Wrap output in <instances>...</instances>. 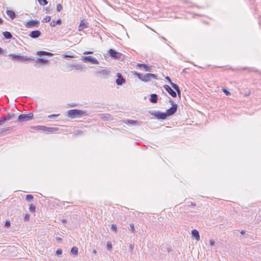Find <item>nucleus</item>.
<instances>
[{
  "mask_svg": "<svg viewBox=\"0 0 261 261\" xmlns=\"http://www.w3.org/2000/svg\"><path fill=\"white\" fill-rule=\"evenodd\" d=\"M87 115H88V114L87 111L85 110L72 109L67 111V116L72 119L80 118Z\"/></svg>",
  "mask_w": 261,
  "mask_h": 261,
  "instance_id": "nucleus-1",
  "label": "nucleus"
},
{
  "mask_svg": "<svg viewBox=\"0 0 261 261\" xmlns=\"http://www.w3.org/2000/svg\"><path fill=\"white\" fill-rule=\"evenodd\" d=\"M33 117L34 114L32 113H30L27 114H21L18 116L17 121H15V122H27L33 119Z\"/></svg>",
  "mask_w": 261,
  "mask_h": 261,
  "instance_id": "nucleus-2",
  "label": "nucleus"
},
{
  "mask_svg": "<svg viewBox=\"0 0 261 261\" xmlns=\"http://www.w3.org/2000/svg\"><path fill=\"white\" fill-rule=\"evenodd\" d=\"M149 113L151 115L154 116L158 119L165 120L167 118V115L160 111H149Z\"/></svg>",
  "mask_w": 261,
  "mask_h": 261,
  "instance_id": "nucleus-3",
  "label": "nucleus"
},
{
  "mask_svg": "<svg viewBox=\"0 0 261 261\" xmlns=\"http://www.w3.org/2000/svg\"><path fill=\"white\" fill-rule=\"evenodd\" d=\"M109 56L112 59L119 60L121 59L123 55L121 53L117 52L113 49H110L108 51Z\"/></svg>",
  "mask_w": 261,
  "mask_h": 261,
  "instance_id": "nucleus-4",
  "label": "nucleus"
},
{
  "mask_svg": "<svg viewBox=\"0 0 261 261\" xmlns=\"http://www.w3.org/2000/svg\"><path fill=\"white\" fill-rule=\"evenodd\" d=\"M82 60L85 63H91L93 64H98V61L92 56H82Z\"/></svg>",
  "mask_w": 261,
  "mask_h": 261,
  "instance_id": "nucleus-5",
  "label": "nucleus"
},
{
  "mask_svg": "<svg viewBox=\"0 0 261 261\" xmlns=\"http://www.w3.org/2000/svg\"><path fill=\"white\" fill-rule=\"evenodd\" d=\"M40 22L37 19H31L28 21L25 24V27L27 28H33L34 27L38 28L39 26Z\"/></svg>",
  "mask_w": 261,
  "mask_h": 261,
  "instance_id": "nucleus-6",
  "label": "nucleus"
},
{
  "mask_svg": "<svg viewBox=\"0 0 261 261\" xmlns=\"http://www.w3.org/2000/svg\"><path fill=\"white\" fill-rule=\"evenodd\" d=\"M83 68V65L81 64H76L75 65L68 64L67 65V71H71L73 69L82 71Z\"/></svg>",
  "mask_w": 261,
  "mask_h": 261,
  "instance_id": "nucleus-7",
  "label": "nucleus"
},
{
  "mask_svg": "<svg viewBox=\"0 0 261 261\" xmlns=\"http://www.w3.org/2000/svg\"><path fill=\"white\" fill-rule=\"evenodd\" d=\"M178 106L177 105H172V106L167 110L166 112L165 113L167 116H170L175 114L177 111Z\"/></svg>",
  "mask_w": 261,
  "mask_h": 261,
  "instance_id": "nucleus-8",
  "label": "nucleus"
},
{
  "mask_svg": "<svg viewBox=\"0 0 261 261\" xmlns=\"http://www.w3.org/2000/svg\"><path fill=\"white\" fill-rule=\"evenodd\" d=\"M157 75L153 73H146L143 75V82H147L150 81L152 79H157Z\"/></svg>",
  "mask_w": 261,
  "mask_h": 261,
  "instance_id": "nucleus-9",
  "label": "nucleus"
},
{
  "mask_svg": "<svg viewBox=\"0 0 261 261\" xmlns=\"http://www.w3.org/2000/svg\"><path fill=\"white\" fill-rule=\"evenodd\" d=\"M164 88L165 90L173 97H176L177 94L168 85H164Z\"/></svg>",
  "mask_w": 261,
  "mask_h": 261,
  "instance_id": "nucleus-10",
  "label": "nucleus"
},
{
  "mask_svg": "<svg viewBox=\"0 0 261 261\" xmlns=\"http://www.w3.org/2000/svg\"><path fill=\"white\" fill-rule=\"evenodd\" d=\"M117 79L116 80V84L118 86H121L125 82V80L123 77L121 73H118L117 74Z\"/></svg>",
  "mask_w": 261,
  "mask_h": 261,
  "instance_id": "nucleus-11",
  "label": "nucleus"
},
{
  "mask_svg": "<svg viewBox=\"0 0 261 261\" xmlns=\"http://www.w3.org/2000/svg\"><path fill=\"white\" fill-rule=\"evenodd\" d=\"M41 35V33L39 30H34L33 31H31L29 36L33 38V39H36L38 37H39Z\"/></svg>",
  "mask_w": 261,
  "mask_h": 261,
  "instance_id": "nucleus-12",
  "label": "nucleus"
},
{
  "mask_svg": "<svg viewBox=\"0 0 261 261\" xmlns=\"http://www.w3.org/2000/svg\"><path fill=\"white\" fill-rule=\"evenodd\" d=\"M137 66L140 68V69H143L145 71H151V66H149L148 65L146 64L138 63L137 64Z\"/></svg>",
  "mask_w": 261,
  "mask_h": 261,
  "instance_id": "nucleus-13",
  "label": "nucleus"
},
{
  "mask_svg": "<svg viewBox=\"0 0 261 261\" xmlns=\"http://www.w3.org/2000/svg\"><path fill=\"white\" fill-rule=\"evenodd\" d=\"M89 23L87 22L85 20H82L79 26V31H82L85 28H89Z\"/></svg>",
  "mask_w": 261,
  "mask_h": 261,
  "instance_id": "nucleus-14",
  "label": "nucleus"
},
{
  "mask_svg": "<svg viewBox=\"0 0 261 261\" xmlns=\"http://www.w3.org/2000/svg\"><path fill=\"white\" fill-rule=\"evenodd\" d=\"M28 61H35V59L33 57H28L27 56H20L19 62L25 63Z\"/></svg>",
  "mask_w": 261,
  "mask_h": 261,
  "instance_id": "nucleus-15",
  "label": "nucleus"
},
{
  "mask_svg": "<svg viewBox=\"0 0 261 261\" xmlns=\"http://www.w3.org/2000/svg\"><path fill=\"white\" fill-rule=\"evenodd\" d=\"M36 54L39 56H47L49 57H51L53 55V54L51 53L43 50L38 51L37 52Z\"/></svg>",
  "mask_w": 261,
  "mask_h": 261,
  "instance_id": "nucleus-16",
  "label": "nucleus"
},
{
  "mask_svg": "<svg viewBox=\"0 0 261 261\" xmlns=\"http://www.w3.org/2000/svg\"><path fill=\"white\" fill-rule=\"evenodd\" d=\"M44 132L46 133H52L59 130L57 127H49L45 126Z\"/></svg>",
  "mask_w": 261,
  "mask_h": 261,
  "instance_id": "nucleus-17",
  "label": "nucleus"
},
{
  "mask_svg": "<svg viewBox=\"0 0 261 261\" xmlns=\"http://www.w3.org/2000/svg\"><path fill=\"white\" fill-rule=\"evenodd\" d=\"M6 13L11 19H14L17 17V15L12 10H6Z\"/></svg>",
  "mask_w": 261,
  "mask_h": 261,
  "instance_id": "nucleus-18",
  "label": "nucleus"
},
{
  "mask_svg": "<svg viewBox=\"0 0 261 261\" xmlns=\"http://www.w3.org/2000/svg\"><path fill=\"white\" fill-rule=\"evenodd\" d=\"M158 96L156 94H151L150 95V97L149 98V100L151 102L155 103L158 102Z\"/></svg>",
  "mask_w": 261,
  "mask_h": 261,
  "instance_id": "nucleus-19",
  "label": "nucleus"
},
{
  "mask_svg": "<svg viewBox=\"0 0 261 261\" xmlns=\"http://www.w3.org/2000/svg\"><path fill=\"white\" fill-rule=\"evenodd\" d=\"M191 234L196 240L199 241L200 240V236L198 230L193 229L192 230Z\"/></svg>",
  "mask_w": 261,
  "mask_h": 261,
  "instance_id": "nucleus-20",
  "label": "nucleus"
},
{
  "mask_svg": "<svg viewBox=\"0 0 261 261\" xmlns=\"http://www.w3.org/2000/svg\"><path fill=\"white\" fill-rule=\"evenodd\" d=\"M172 87L175 90L177 95L180 97L181 95V91L179 86L177 84H172Z\"/></svg>",
  "mask_w": 261,
  "mask_h": 261,
  "instance_id": "nucleus-21",
  "label": "nucleus"
},
{
  "mask_svg": "<svg viewBox=\"0 0 261 261\" xmlns=\"http://www.w3.org/2000/svg\"><path fill=\"white\" fill-rule=\"evenodd\" d=\"M35 62L37 64H45L48 62V60L43 58H38Z\"/></svg>",
  "mask_w": 261,
  "mask_h": 261,
  "instance_id": "nucleus-22",
  "label": "nucleus"
},
{
  "mask_svg": "<svg viewBox=\"0 0 261 261\" xmlns=\"http://www.w3.org/2000/svg\"><path fill=\"white\" fill-rule=\"evenodd\" d=\"M62 24V20L60 19H58L57 20H53L50 23V25L52 27H55L56 25H61Z\"/></svg>",
  "mask_w": 261,
  "mask_h": 261,
  "instance_id": "nucleus-23",
  "label": "nucleus"
},
{
  "mask_svg": "<svg viewBox=\"0 0 261 261\" xmlns=\"http://www.w3.org/2000/svg\"><path fill=\"white\" fill-rule=\"evenodd\" d=\"M20 56L21 55L12 54L9 55V56L11 57L13 61H18V62H19V61H20Z\"/></svg>",
  "mask_w": 261,
  "mask_h": 261,
  "instance_id": "nucleus-24",
  "label": "nucleus"
},
{
  "mask_svg": "<svg viewBox=\"0 0 261 261\" xmlns=\"http://www.w3.org/2000/svg\"><path fill=\"white\" fill-rule=\"evenodd\" d=\"M3 35L6 39H10L13 37L11 33L8 31L3 32Z\"/></svg>",
  "mask_w": 261,
  "mask_h": 261,
  "instance_id": "nucleus-25",
  "label": "nucleus"
},
{
  "mask_svg": "<svg viewBox=\"0 0 261 261\" xmlns=\"http://www.w3.org/2000/svg\"><path fill=\"white\" fill-rule=\"evenodd\" d=\"M100 115L101 116V118L105 121L110 120L111 118V115L109 114H102Z\"/></svg>",
  "mask_w": 261,
  "mask_h": 261,
  "instance_id": "nucleus-26",
  "label": "nucleus"
},
{
  "mask_svg": "<svg viewBox=\"0 0 261 261\" xmlns=\"http://www.w3.org/2000/svg\"><path fill=\"white\" fill-rule=\"evenodd\" d=\"M126 124L129 125H138L139 122L137 120H127V122H126Z\"/></svg>",
  "mask_w": 261,
  "mask_h": 261,
  "instance_id": "nucleus-27",
  "label": "nucleus"
},
{
  "mask_svg": "<svg viewBox=\"0 0 261 261\" xmlns=\"http://www.w3.org/2000/svg\"><path fill=\"white\" fill-rule=\"evenodd\" d=\"M75 57V56L73 54H72V53L70 52V51H67L66 52L64 55H63V58H68V57H70V58H74Z\"/></svg>",
  "mask_w": 261,
  "mask_h": 261,
  "instance_id": "nucleus-28",
  "label": "nucleus"
},
{
  "mask_svg": "<svg viewBox=\"0 0 261 261\" xmlns=\"http://www.w3.org/2000/svg\"><path fill=\"white\" fill-rule=\"evenodd\" d=\"M16 117V115L14 113H8V117H6L7 121L10 120H13Z\"/></svg>",
  "mask_w": 261,
  "mask_h": 261,
  "instance_id": "nucleus-29",
  "label": "nucleus"
},
{
  "mask_svg": "<svg viewBox=\"0 0 261 261\" xmlns=\"http://www.w3.org/2000/svg\"><path fill=\"white\" fill-rule=\"evenodd\" d=\"M71 253L74 255H77L78 253V248L76 247H73L71 249Z\"/></svg>",
  "mask_w": 261,
  "mask_h": 261,
  "instance_id": "nucleus-30",
  "label": "nucleus"
},
{
  "mask_svg": "<svg viewBox=\"0 0 261 261\" xmlns=\"http://www.w3.org/2000/svg\"><path fill=\"white\" fill-rule=\"evenodd\" d=\"M29 211L32 213H35L36 211V206L33 204L31 203L30 205Z\"/></svg>",
  "mask_w": 261,
  "mask_h": 261,
  "instance_id": "nucleus-31",
  "label": "nucleus"
},
{
  "mask_svg": "<svg viewBox=\"0 0 261 261\" xmlns=\"http://www.w3.org/2000/svg\"><path fill=\"white\" fill-rule=\"evenodd\" d=\"M45 126L38 125L34 127V128L37 130H41L44 132Z\"/></svg>",
  "mask_w": 261,
  "mask_h": 261,
  "instance_id": "nucleus-32",
  "label": "nucleus"
},
{
  "mask_svg": "<svg viewBox=\"0 0 261 261\" xmlns=\"http://www.w3.org/2000/svg\"><path fill=\"white\" fill-rule=\"evenodd\" d=\"M134 74L137 76V77L141 81H143V74H142L141 73H138L137 72H135Z\"/></svg>",
  "mask_w": 261,
  "mask_h": 261,
  "instance_id": "nucleus-33",
  "label": "nucleus"
},
{
  "mask_svg": "<svg viewBox=\"0 0 261 261\" xmlns=\"http://www.w3.org/2000/svg\"><path fill=\"white\" fill-rule=\"evenodd\" d=\"M100 74H102L104 76H108L109 74V71L107 69H103L99 72Z\"/></svg>",
  "mask_w": 261,
  "mask_h": 261,
  "instance_id": "nucleus-34",
  "label": "nucleus"
},
{
  "mask_svg": "<svg viewBox=\"0 0 261 261\" xmlns=\"http://www.w3.org/2000/svg\"><path fill=\"white\" fill-rule=\"evenodd\" d=\"M38 3L40 5L45 6L48 4V1L47 0H38Z\"/></svg>",
  "mask_w": 261,
  "mask_h": 261,
  "instance_id": "nucleus-35",
  "label": "nucleus"
},
{
  "mask_svg": "<svg viewBox=\"0 0 261 261\" xmlns=\"http://www.w3.org/2000/svg\"><path fill=\"white\" fill-rule=\"evenodd\" d=\"M51 17L50 16H47L43 19L42 20V22H49L50 21Z\"/></svg>",
  "mask_w": 261,
  "mask_h": 261,
  "instance_id": "nucleus-36",
  "label": "nucleus"
},
{
  "mask_svg": "<svg viewBox=\"0 0 261 261\" xmlns=\"http://www.w3.org/2000/svg\"><path fill=\"white\" fill-rule=\"evenodd\" d=\"M33 198H34V197L31 194H28V195H26L25 199L28 201H31L33 199Z\"/></svg>",
  "mask_w": 261,
  "mask_h": 261,
  "instance_id": "nucleus-37",
  "label": "nucleus"
},
{
  "mask_svg": "<svg viewBox=\"0 0 261 261\" xmlns=\"http://www.w3.org/2000/svg\"><path fill=\"white\" fill-rule=\"evenodd\" d=\"M111 228L112 231H114L115 232H117V226L116 224H112Z\"/></svg>",
  "mask_w": 261,
  "mask_h": 261,
  "instance_id": "nucleus-38",
  "label": "nucleus"
},
{
  "mask_svg": "<svg viewBox=\"0 0 261 261\" xmlns=\"http://www.w3.org/2000/svg\"><path fill=\"white\" fill-rule=\"evenodd\" d=\"M129 226H130V230L133 232V233H135V226H134V225L133 223H130L129 224Z\"/></svg>",
  "mask_w": 261,
  "mask_h": 261,
  "instance_id": "nucleus-39",
  "label": "nucleus"
},
{
  "mask_svg": "<svg viewBox=\"0 0 261 261\" xmlns=\"http://www.w3.org/2000/svg\"><path fill=\"white\" fill-rule=\"evenodd\" d=\"M107 248L108 250H111L112 249V245L110 242H108L107 243Z\"/></svg>",
  "mask_w": 261,
  "mask_h": 261,
  "instance_id": "nucleus-40",
  "label": "nucleus"
},
{
  "mask_svg": "<svg viewBox=\"0 0 261 261\" xmlns=\"http://www.w3.org/2000/svg\"><path fill=\"white\" fill-rule=\"evenodd\" d=\"M165 79L169 82V83L171 85V86H172V84H174L175 83H173L170 78L168 76H166L165 77Z\"/></svg>",
  "mask_w": 261,
  "mask_h": 261,
  "instance_id": "nucleus-41",
  "label": "nucleus"
},
{
  "mask_svg": "<svg viewBox=\"0 0 261 261\" xmlns=\"http://www.w3.org/2000/svg\"><path fill=\"white\" fill-rule=\"evenodd\" d=\"M58 116H59V114H52L48 116V118L50 119H55L57 118Z\"/></svg>",
  "mask_w": 261,
  "mask_h": 261,
  "instance_id": "nucleus-42",
  "label": "nucleus"
},
{
  "mask_svg": "<svg viewBox=\"0 0 261 261\" xmlns=\"http://www.w3.org/2000/svg\"><path fill=\"white\" fill-rule=\"evenodd\" d=\"M7 121L6 117L3 116L0 120V125L4 122Z\"/></svg>",
  "mask_w": 261,
  "mask_h": 261,
  "instance_id": "nucleus-43",
  "label": "nucleus"
},
{
  "mask_svg": "<svg viewBox=\"0 0 261 261\" xmlns=\"http://www.w3.org/2000/svg\"><path fill=\"white\" fill-rule=\"evenodd\" d=\"M62 9V5L60 4H58L57 6V11L58 12H60V11H61Z\"/></svg>",
  "mask_w": 261,
  "mask_h": 261,
  "instance_id": "nucleus-44",
  "label": "nucleus"
},
{
  "mask_svg": "<svg viewBox=\"0 0 261 261\" xmlns=\"http://www.w3.org/2000/svg\"><path fill=\"white\" fill-rule=\"evenodd\" d=\"M11 223L9 220H7L5 222V226L7 228H8L10 226Z\"/></svg>",
  "mask_w": 261,
  "mask_h": 261,
  "instance_id": "nucleus-45",
  "label": "nucleus"
},
{
  "mask_svg": "<svg viewBox=\"0 0 261 261\" xmlns=\"http://www.w3.org/2000/svg\"><path fill=\"white\" fill-rule=\"evenodd\" d=\"M222 91L224 92V93L226 95H230V93L229 91H228L227 89H224L223 88L222 89Z\"/></svg>",
  "mask_w": 261,
  "mask_h": 261,
  "instance_id": "nucleus-46",
  "label": "nucleus"
},
{
  "mask_svg": "<svg viewBox=\"0 0 261 261\" xmlns=\"http://www.w3.org/2000/svg\"><path fill=\"white\" fill-rule=\"evenodd\" d=\"M30 215H29V214H25V216H24V220L25 221H27L29 220V219H30Z\"/></svg>",
  "mask_w": 261,
  "mask_h": 261,
  "instance_id": "nucleus-47",
  "label": "nucleus"
},
{
  "mask_svg": "<svg viewBox=\"0 0 261 261\" xmlns=\"http://www.w3.org/2000/svg\"><path fill=\"white\" fill-rule=\"evenodd\" d=\"M62 253V250L61 249H58L56 251V254L58 255H61Z\"/></svg>",
  "mask_w": 261,
  "mask_h": 261,
  "instance_id": "nucleus-48",
  "label": "nucleus"
},
{
  "mask_svg": "<svg viewBox=\"0 0 261 261\" xmlns=\"http://www.w3.org/2000/svg\"><path fill=\"white\" fill-rule=\"evenodd\" d=\"M134 245L133 244H130L129 246V251L131 252V253H133V250H134Z\"/></svg>",
  "mask_w": 261,
  "mask_h": 261,
  "instance_id": "nucleus-49",
  "label": "nucleus"
},
{
  "mask_svg": "<svg viewBox=\"0 0 261 261\" xmlns=\"http://www.w3.org/2000/svg\"><path fill=\"white\" fill-rule=\"evenodd\" d=\"M78 105H79V104L76 103H71L68 104V106L69 107H74L77 106Z\"/></svg>",
  "mask_w": 261,
  "mask_h": 261,
  "instance_id": "nucleus-50",
  "label": "nucleus"
},
{
  "mask_svg": "<svg viewBox=\"0 0 261 261\" xmlns=\"http://www.w3.org/2000/svg\"><path fill=\"white\" fill-rule=\"evenodd\" d=\"M51 11V9L48 7L45 8V12L47 14H50Z\"/></svg>",
  "mask_w": 261,
  "mask_h": 261,
  "instance_id": "nucleus-51",
  "label": "nucleus"
},
{
  "mask_svg": "<svg viewBox=\"0 0 261 261\" xmlns=\"http://www.w3.org/2000/svg\"><path fill=\"white\" fill-rule=\"evenodd\" d=\"M93 52L92 51H85L83 53V54L84 55H89V54H92Z\"/></svg>",
  "mask_w": 261,
  "mask_h": 261,
  "instance_id": "nucleus-52",
  "label": "nucleus"
},
{
  "mask_svg": "<svg viewBox=\"0 0 261 261\" xmlns=\"http://www.w3.org/2000/svg\"><path fill=\"white\" fill-rule=\"evenodd\" d=\"M12 129V128L11 127H8V129H5L4 131H3L2 132H4L5 133V134H7V131H10V130Z\"/></svg>",
  "mask_w": 261,
  "mask_h": 261,
  "instance_id": "nucleus-53",
  "label": "nucleus"
},
{
  "mask_svg": "<svg viewBox=\"0 0 261 261\" xmlns=\"http://www.w3.org/2000/svg\"><path fill=\"white\" fill-rule=\"evenodd\" d=\"M169 102L172 106V105H176L175 103H174L173 100H172L171 98H170Z\"/></svg>",
  "mask_w": 261,
  "mask_h": 261,
  "instance_id": "nucleus-54",
  "label": "nucleus"
},
{
  "mask_svg": "<svg viewBox=\"0 0 261 261\" xmlns=\"http://www.w3.org/2000/svg\"><path fill=\"white\" fill-rule=\"evenodd\" d=\"M4 20L2 19L1 17H0V25H2L3 24Z\"/></svg>",
  "mask_w": 261,
  "mask_h": 261,
  "instance_id": "nucleus-55",
  "label": "nucleus"
},
{
  "mask_svg": "<svg viewBox=\"0 0 261 261\" xmlns=\"http://www.w3.org/2000/svg\"><path fill=\"white\" fill-rule=\"evenodd\" d=\"M61 222H62L63 223L65 224V223H67V220H65V219H62V220H61Z\"/></svg>",
  "mask_w": 261,
  "mask_h": 261,
  "instance_id": "nucleus-56",
  "label": "nucleus"
},
{
  "mask_svg": "<svg viewBox=\"0 0 261 261\" xmlns=\"http://www.w3.org/2000/svg\"><path fill=\"white\" fill-rule=\"evenodd\" d=\"M3 53V49L0 47V55H2Z\"/></svg>",
  "mask_w": 261,
  "mask_h": 261,
  "instance_id": "nucleus-57",
  "label": "nucleus"
},
{
  "mask_svg": "<svg viewBox=\"0 0 261 261\" xmlns=\"http://www.w3.org/2000/svg\"><path fill=\"white\" fill-rule=\"evenodd\" d=\"M240 233L241 234H244L245 233V230H242L241 231H240Z\"/></svg>",
  "mask_w": 261,
  "mask_h": 261,
  "instance_id": "nucleus-58",
  "label": "nucleus"
},
{
  "mask_svg": "<svg viewBox=\"0 0 261 261\" xmlns=\"http://www.w3.org/2000/svg\"><path fill=\"white\" fill-rule=\"evenodd\" d=\"M96 253H97V251H96V250L95 249L93 250V251H92V253L93 254H96Z\"/></svg>",
  "mask_w": 261,
  "mask_h": 261,
  "instance_id": "nucleus-59",
  "label": "nucleus"
},
{
  "mask_svg": "<svg viewBox=\"0 0 261 261\" xmlns=\"http://www.w3.org/2000/svg\"><path fill=\"white\" fill-rule=\"evenodd\" d=\"M209 243H210V244L211 246H212V244H213V242H212V239H210L209 240Z\"/></svg>",
  "mask_w": 261,
  "mask_h": 261,
  "instance_id": "nucleus-60",
  "label": "nucleus"
},
{
  "mask_svg": "<svg viewBox=\"0 0 261 261\" xmlns=\"http://www.w3.org/2000/svg\"><path fill=\"white\" fill-rule=\"evenodd\" d=\"M56 239H57V240L58 241H61V240H62L61 238H59V237H57V238H56Z\"/></svg>",
  "mask_w": 261,
  "mask_h": 261,
  "instance_id": "nucleus-61",
  "label": "nucleus"
},
{
  "mask_svg": "<svg viewBox=\"0 0 261 261\" xmlns=\"http://www.w3.org/2000/svg\"><path fill=\"white\" fill-rule=\"evenodd\" d=\"M191 205H193V206H195L196 205V204L193 203V202H191Z\"/></svg>",
  "mask_w": 261,
  "mask_h": 261,
  "instance_id": "nucleus-62",
  "label": "nucleus"
},
{
  "mask_svg": "<svg viewBox=\"0 0 261 261\" xmlns=\"http://www.w3.org/2000/svg\"><path fill=\"white\" fill-rule=\"evenodd\" d=\"M162 39L163 40H164V41H166V38H164V37H162Z\"/></svg>",
  "mask_w": 261,
  "mask_h": 261,
  "instance_id": "nucleus-63",
  "label": "nucleus"
},
{
  "mask_svg": "<svg viewBox=\"0 0 261 261\" xmlns=\"http://www.w3.org/2000/svg\"><path fill=\"white\" fill-rule=\"evenodd\" d=\"M162 93L165 95H166V93L163 90H162Z\"/></svg>",
  "mask_w": 261,
  "mask_h": 261,
  "instance_id": "nucleus-64",
  "label": "nucleus"
}]
</instances>
